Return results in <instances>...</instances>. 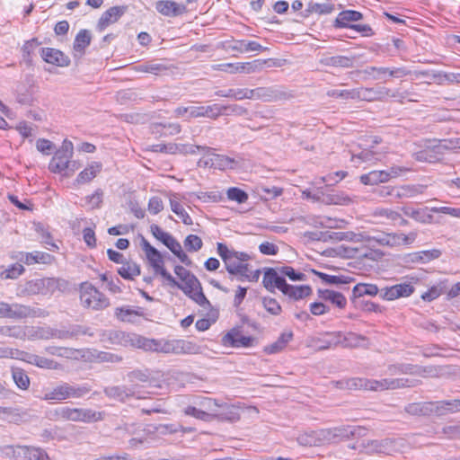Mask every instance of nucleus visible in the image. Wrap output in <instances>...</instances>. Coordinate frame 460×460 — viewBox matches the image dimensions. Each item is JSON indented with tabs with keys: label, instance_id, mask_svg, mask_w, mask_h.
<instances>
[{
	"label": "nucleus",
	"instance_id": "obj_52",
	"mask_svg": "<svg viewBox=\"0 0 460 460\" xmlns=\"http://www.w3.org/2000/svg\"><path fill=\"white\" fill-rule=\"evenodd\" d=\"M173 198L170 199V206L171 209L173 213H175L182 221L184 225L190 226L193 224L192 218L187 213V211L183 208V207L174 198H177L176 194L172 195Z\"/></svg>",
	"mask_w": 460,
	"mask_h": 460
},
{
	"label": "nucleus",
	"instance_id": "obj_58",
	"mask_svg": "<svg viewBox=\"0 0 460 460\" xmlns=\"http://www.w3.org/2000/svg\"><path fill=\"white\" fill-rule=\"evenodd\" d=\"M177 146V154L182 155H195L198 151H203L205 154H209L212 148L206 146H199V145H189V144H176Z\"/></svg>",
	"mask_w": 460,
	"mask_h": 460
},
{
	"label": "nucleus",
	"instance_id": "obj_49",
	"mask_svg": "<svg viewBox=\"0 0 460 460\" xmlns=\"http://www.w3.org/2000/svg\"><path fill=\"white\" fill-rule=\"evenodd\" d=\"M292 338L293 333L291 332H283L280 334V336L275 342L267 346L264 350L268 354L278 353L287 346V344L292 340Z\"/></svg>",
	"mask_w": 460,
	"mask_h": 460
},
{
	"label": "nucleus",
	"instance_id": "obj_61",
	"mask_svg": "<svg viewBox=\"0 0 460 460\" xmlns=\"http://www.w3.org/2000/svg\"><path fill=\"white\" fill-rule=\"evenodd\" d=\"M184 413L204 421H210L216 416V413H210L203 409H198L194 406H188L185 408Z\"/></svg>",
	"mask_w": 460,
	"mask_h": 460
},
{
	"label": "nucleus",
	"instance_id": "obj_2",
	"mask_svg": "<svg viewBox=\"0 0 460 460\" xmlns=\"http://www.w3.org/2000/svg\"><path fill=\"white\" fill-rule=\"evenodd\" d=\"M341 384H345V387L350 390L365 389L372 391L394 390L414 386V381L408 378H384L381 380H369L354 377L348 379L345 382H341Z\"/></svg>",
	"mask_w": 460,
	"mask_h": 460
},
{
	"label": "nucleus",
	"instance_id": "obj_46",
	"mask_svg": "<svg viewBox=\"0 0 460 460\" xmlns=\"http://www.w3.org/2000/svg\"><path fill=\"white\" fill-rule=\"evenodd\" d=\"M312 272L319 277L324 283L328 285H343L348 284L353 281L354 279L348 276H334V275H328L326 273L317 271L315 270H312Z\"/></svg>",
	"mask_w": 460,
	"mask_h": 460
},
{
	"label": "nucleus",
	"instance_id": "obj_36",
	"mask_svg": "<svg viewBox=\"0 0 460 460\" xmlns=\"http://www.w3.org/2000/svg\"><path fill=\"white\" fill-rule=\"evenodd\" d=\"M283 294L294 300H299L309 296L312 294V288L308 285L293 286L288 284L283 290Z\"/></svg>",
	"mask_w": 460,
	"mask_h": 460
},
{
	"label": "nucleus",
	"instance_id": "obj_19",
	"mask_svg": "<svg viewBox=\"0 0 460 460\" xmlns=\"http://www.w3.org/2000/svg\"><path fill=\"white\" fill-rule=\"evenodd\" d=\"M40 56L45 62L61 67L68 66L71 62L68 56L57 49L42 48L40 49Z\"/></svg>",
	"mask_w": 460,
	"mask_h": 460
},
{
	"label": "nucleus",
	"instance_id": "obj_32",
	"mask_svg": "<svg viewBox=\"0 0 460 460\" xmlns=\"http://www.w3.org/2000/svg\"><path fill=\"white\" fill-rule=\"evenodd\" d=\"M404 411L412 416H430L433 415L432 402H412L405 406Z\"/></svg>",
	"mask_w": 460,
	"mask_h": 460
},
{
	"label": "nucleus",
	"instance_id": "obj_11",
	"mask_svg": "<svg viewBox=\"0 0 460 460\" xmlns=\"http://www.w3.org/2000/svg\"><path fill=\"white\" fill-rule=\"evenodd\" d=\"M58 288V280L53 278L34 279L25 283L24 291L28 295L52 294Z\"/></svg>",
	"mask_w": 460,
	"mask_h": 460
},
{
	"label": "nucleus",
	"instance_id": "obj_37",
	"mask_svg": "<svg viewBox=\"0 0 460 460\" xmlns=\"http://www.w3.org/2000/svg\"><path fill=\"white\" fill-rule=\"evenodd\" d=\"M256 95L257 100H261L263 102H273L282 99L285 96V93L275 86H270L257 87Z\"/></svg>",
	"mask_w": 460,
	"mask_h": 460
},
{
	"label": "nucleus",
	"instance_id": "obj_18",
	"mask_svg": "<svg viewBox=\"0 0 460 460\" xmlns=\"http://www.w3.org/2000/svg\"><path fill=\"white\" fill-rule=\"evenodd\" d=\"M128 6L120 5V6H112L105 11L97 23V30L99 31H103L108 26L115 23L119 21V19L127 12Z\"/></svg>",
	"mask_w": 460,
	"mask_h": 460
},
{
	"label": "nucleus",
	"instance_id": "obj_23",
	"mask_svg": "<svg viewBox=\"0 0 460 460\" xmlns=\"http://www.w3.org/2000/svg\"><path fill=\"white\" fill-rule=\"evenodd\" d=\"M19 358L29 363V364L37 366L38 367H40V368L58 369L59 367V364L58 362L54 361L53 359H50V358H48L45 357H41L39 355L28 353L25 351L20 352Z\"/></svg>",
	"mask_w": 460,
	"mask_h": 460
},
{
	"label": "nucleus",
	"instance_id": "obj_60",
	"mask_svg": "<svg viewBox=\"0 0 460 460\" xmlns=\"http://www.w3.org/2000/svg\"><path fill=\"white\" fill-rule=\"evenodd\" d=\"M209 312L208 314V318L199 319L196 322V328L199 332H204L209 329L211 324L215 323L218 317V310L214 308H209Z\"/></svg>",
	"mask_w": 460,
	"mask_h": 460
},
{
	"label": "nucleus",
	"instance_id": "obj_33",
	"mask_svg": "<svg viewBox=\"0 0 460 460\" xmlns=\"http://www.w3.org/2000/svg\"><path fill=\"white\" fill-rule=\"evenodd\" d=\"M334 10V5L332 4H318L310 2L308 3L306 8L300 12L298 15L303 18H308L312 13H315L317 14H328L331 13Z\"/></svg>",
	"mask_w": 460,
	"mask_h": 460
},
{
	"label": "nucleus",
	"instance_id": "obj_41",
	"mask_svg": "<svg viewBox=\"0 0 460 460\" xmlns=\"http://www.w3.org/2000/svg\"><path fill=\"white\" fill-rule=\"evenodd\" d=\"M318 295L320 298L332 302L339 308L342 309L347 305L346 297L340 292L330 289H319Z\"/></svg>",
	"mask_w": 460,
	"mask_h": 460
},
{
	"label": "nucleus",
	"instance_id": "obj_20",
	"mask_svg": "<svg viewBox=\"0 0 460 460\" xmlns=\"http://www.w3.org/2000/svg\"><path fill=\"white\" fill-rule=\"evenodd\" d=\"M156 11L164 16L176 17L187 12L183 4H179L172 0H160L155 3Z\"/></svg>",
	"mask_w": 460,
	"mask_h": 460
},
{
	"label": "nucleus",
	"instance_id": "obj_51",
	"mask_svg": "<svg viewBox=\"0 0 460 460\" xmlns=\"http://www.w3.org/2000/svg\"><path fill=\"white\" fill-rule=\"evenodd\" d=\"M12 377L14 384L22 390H28L31 380L25 370L21 367H12Z\"/></svg>",
	"mask_w": 460,
	"mask_h": 460
},
{
	"label": "nucleus",
	"instance_id": "obj_13",
	"mask_svg": "<svg viewBox=\"0 0 460 460\" xmlns=\"http://www.w3.org/2000/svg\"><path fill=\"white\" fill-rule=\"evenodd\" d=\"M398 93H392L385 86L358 88V100L365 102H383L388 97L396 98Z\"/></svg>",
	"mask_w": 460,
	"mask_h": 460
},
{
	"label": "nucleus",
	"instance_id": "obj_64",
	"mask_svg": "<svg viewBox=\"0 0 460 460\" xmlns=\"http://www.w3.org/2000/svg\"><path fill=\"white\" fill-rule=\"evenodd\" d=\"M184 247L190 252L199 251L203 246L201 238L196 234H189L184 240Z\"/></svg>",
	"mask_w": 460,
	"mask_h": 460
},
{
	"label": "nucleus",
	"instance_id": "obj_56",
	"mask_svg": "<svg viewBox=\"0 0 460 460\" xmlns=\"http://www.w3.org/2000/svg\"><path fill=\"white\" fill-rule=\"evenodd\" d=\"M118 270V273L125 279H133L134 277L140 275V267L137 263H122Z\"/></svg>",
	"mask_w": 460,
	"mask_h": 460
},
{
	"label": "nucleus",
	"instance_id": "obj_21",
	"mask_svg": "<svg viewBox=\"0 0 460 460\" xmlns=\"http://www.w3.org/2000/svg\"><path fill=\"white\" fill-rule=\"evenodd\" d=\"M378 287L371 283H358L352 290L351 301L355 306H358L359 304H363L361 297L364 296H376L377 294L380 295Z\"/></svg>",
	"mask_w": 460,
	"mask_h": 460
},
{
	"label": "nucleus",
	"instance_id": "obj_62",
	"mask_svg": "<svg viewBox=\"0 0 460 460\" xmlns=\"http://www.w3.org/2000/svg\"><path fill=\"white\" fill-rule=\"evenodd\" d=\"M127 376L131 385H137V391L138 392V394H140L138 383H147L150 381L149 375L146 372L138 369L129 372Z\"/></svg>",
	"mask_w": 460,
	"mask_h": 460
},
{
	"label": "nucleus",
	"instance_id": "obj_17",
	"mask_svg": "<svg viewBox=\"0 0 460 460\" xmlns=\"http://www.w3.org/2000/svg\"><path fill=\"white\" fill-rule=\"evenodd\" d=\"M80 335H93L90 328L80 324H73L67 328L54 329L52 328V339L68 340L76 339Z\"/></svg>",
	"mask_w": 460,
	"mask_h": 460
},
{
	"label": "nucleus",
	"instance_id": "obj_53",
	"mask_svg": "<svg viewBox=\"0 0 460 460\" xmlns=\"http://www.w3.org/2000/svg\"><path fill=\"white\" fill-rule=\"evenodd\" d=\"M367 341V338L363 335L357 334L355 332H348L346 334L341 333V343L346 348H357L361 345V341Z\"/></svg>",
	"mask_w": 460,
	"mask_h": 460
},
{
	"label": "nucleus",
	"instance_id": "obj_55",
	"mask_svg": "<svg viewBox=\"0 0 460 460\" xmlns=\"http://www.w3.org/2000/svg\"><path fill=\"white\" fill-rule=\"evenodd\" d=\"M0 334L19 340H25L27 332L22 326H0Z\"/></svg>",
	"mask_w": 460,
	"mask_h": 460
},
{
	"label": "nucleus",
	"instance_id": "obj_30",
	"mask_svg": "<svg viewBox=\"0 0 460 460\" xmlns=\"http://www.w3.org/2000/svg\"><path fill=\"white\" fill-rule=\"evenodd\" d=\"M13 315L14 319H24L28 317H45L47 314L40 308L15 303Z\"/></svg>",
	"mask_w": 460,
	"mask_h": 460
},
{
	"label": "nucleus",
	"instance_id": "obj_42",
	"mask_svg": "<svg viewBox=\"0 0 460 460\" xmlns=\"http://www.w3.org/2000/svg\"><path fill=\"white\" fill-rule=\"evenodd\" d=\"M374 146H371L370 148L364 149L358 155H352V162H356V160H358L362 163H368V164H374L376 161L382 160L384 155L381 152H377L373 149Z\"/></svg>",
	"mask_w": 460,
	"mask_h": 460
},
{
	"label": "nucleus",
	"instance_id": "obj_59",
	"mask_svg": "<svg viewBox=\"0 0 460 460\" xmlns=\"http://www.w3.org/2000/svg\"><path fill=\"white\" fill-rule=\"evenodd\" d=\"M219 408L223 409V411L219 414L216 413V417L223 420H229L234 422L240 419L238 411L234 406H230L226 403L220 404Z\"/></svg>",
	"mask_w": 460,
	"mask_h": 460
},
{
	"label": "nucleus",
	"instance_id": "obj_39",
	"mask_svg": "<svg viewBox=\"0 0 460 460\" xmlns=\"http://www.w3.org/2000/svg\"><path fill=\"white\" fill-rule=\"evenodd\" d=\"M102 165L99 162H92L84 171H82L76 181L79 184H84L91 181L102 171Z\"/></svg>",
	"mask_w": 460,
	"mask_h": 460
},
{
	"label": "nucleus",
	"instance_id": "obj_54",
	"mask_svg": "<svg viewBox=\"0 0 460 460\" xmlns=\"http://www.w3.org/2000/svg\"><path fill=\"white\" fill-rule=\"evenodd\" d=\"M418 366L411 364H392L387 367L386 373L391 376L400 375V374H410L413 375L417 373Z\"/></svg>",
	"mask_w": 460,
	"mask_h": 460
},
{
	"label": "nucleus",
	"instance_id": "obj_1",
	"mask_svg": "<svg viewBox=\"0 0 460 460\" xmlns=\"http://www.w3.org/2000/svg\"><path fill=\"white\" fill-rule=\"evenodd\" d=\"M145 351L161 352L165 354H199L200 348L197 344L185 340H155L146 338Z\"/></svg>",
	"mask_w": 460,
	"mask_h": 460
},
{
	"label": "nucleus",
	"instance_id": "obj_6",
	"mask_svg": "<svg viewBox=\"0 0 460 460\" xmlns=\"http://www.w3.org/2000/svg\"><path fill=\"white\" fill-rule=\"evenodd\" d=\"M74 147L71 141L65 139L62 146L57 150L49 164V169L55 173H61L68 169L71 163L70 159L74 153Z\"/></svg>",
	"mask_w": 460,
	"mask_h": 460
},
{
	"label": "nucleus",
	"instance_id": "obj_43",
	"mask_svg": "<svg viewBox=\"0 0 460 460\" xmlns=\"http://www.w3.org/2000/svg\"><path fill=\"white\" fill-rule=\"evenodd\" d=\"M104 411H96L92 409L79 408L77 422L93 423L104 419Z\"/></svg>",
	"mask_w": 460,
	"mask_h": 460
},
{
	"label": "nucleus",
	"instance_id": "obj_31",
	"mask_svg": "<svg viewBox=\"0 0 460 460\" xmlns=\"http://www.w3.org/2000/svg\"><path fill=\"white\" fill-rule=\"evenodd\" d=\"M363 18L360 12L354 10H345L341 12L334 22L336 28H349V22L359 21Z\"/></svg>",
	"mask_w": 460,
	"mask_h": 460
},
{
	"label": "nucleus",
	"instance_id": "obj_12",
	"mask_svg": "<svg viewBox=\"0 0 460 460\" xmlns=\"http://www.w3.org/2000/svg\"><path fill=\"white\" fill-rule=\"evenodd\" d=\"M104 394L111 398L117 400L120 402H125L129 398L144 399L145 395L138 394L137 391V385H113L107 386L103 389Z\"/></svg>",
	"mask_w": 460,
	"mask_h": 460
},
{
	"label": "nucleus",
	"instance_id": "obj_10",
	"mask_svg": "<svg viewBox=\"0 0 460 460\" xmlns=\"http://www.w3.org/2000/svg\"><path fill=\"white\" fill-rule=\"evenodd\" d=\"M254 338L244 336L240 326L232 328L221 340L222 345L232 348H249L253 346Z\"/></svg>",
	"mask_w": 460,
	"mask_h": 460
},
{
	"label": "nucleus",
	"instance_id": "obj_14",
	"mask_svg": "<svg viewBox=\"0 0 460 460\" xmlns=\"http://www.w3.org/2000/svg\"><path fill=\"white\" fill-rule=\"evenodd\" d=\"M263 273V287L271 293L275 291V288L283 293L288 283L282 274H280L279 268H265Z\"/></svg>",
	"mask_w": 460,
	"mask_h": 460
},
{
	"label": "nucleus",
	"instance_id": "obj_48",
	"mask_svg": "<svg viewBox=\"0 0 460 460\" xmlns=\"http://www.w3.org/2000/svg\"><path fill=\"white\" fill-rule=\"evenodd\" d=\"M169 284L172 287H177L179 289L182 290L186 296H190L193 293L199 286L201 285L199 280L196 276H193L184 281L183 284L179 283L175 279L174 282L168 281Z\"/></svg>",
	"mask_w": 460,
	"mask_h": 460
},
{
	"label": "nucleus",
	"instance_id": "obj_8",
	"mask_svg": "<svg viewBox=\"0 0 460 460\" xmlns=\"http://www.w3.org/2000/svg\"><path fill=\"white\" fill-rule=\"evenodd\" d=\"M362 74L376 81H385V77L391 76L400 78L410 75V71L406 67H377L367 66L361 71Z\"/></svg>",
	"mask_w": 460,
	"mask_h": 460
},
{
	"label": "nucleus",
	"instance_id": "obj_29",
	"mask_svg": "<svg viewBox=\"0 0 460 460\" xmlns=\"http://www.w3.org/2000/svg\"><path fill=\"white\" fill-rule=\"evenodd\" d=\"M18 454L21 460H44L48 454L40 447L18 446Z\"/></svg>",
	"mask_w": 460,
	"mask_h": 460
},
{
	"label": "nucleus",
	"instance_id": "obj_9",
	"mask_svg": "<svg viewBox=\"0 0 460 460\" xmlns=\"http://www.w3.org/2000/svg\"><path fill=\"white\" fill-rule=\"evenodd\" d=\"M450 148L447 140H438L435 145H429L426 148L414 153L413 157L419 162L436 163L438 161V155Z\"/></svg>",
	"mask_w": 460,
	"mask_h": 460
},
{
	"label": "nucleus",
	"instance_id": "obj_28",
	"mask_svg": "<svg viewBox=\"0 0 460 460\" xmlns=\"http://www.w3.org/2000/svg\"><path fill=\"white\" fill-rule=\"evenodd\" d=\"M79 408L60 406L50 411V419L54 420H69L77 422Z\"/></svg>",
	"mask_w": 460,
	"mask_h": 460
},
{
	"label": "nucleus",
	"instance_id": "obj_25",
	"mask_svg": "<svg viewBox=\"0 0 460 460\" xmlns=\"http://www.w3.org/2000/svg\"><path fill=\"white\" fill-rule=\"evenodd\" d=\"M217 254L221 257L224 261L226 270L230 275H235V268L240 267L242 264L239 261L235 260L234 257H232L229 253V248L226 244L223 243H217Z\"/></svg>",
	"mask_w": 460,
	"mask_h": 460
},
{
	"label": "nucleus",
	"instance_id": "obj_40",
	"mask_svg": "<svg viewBox=\"0 0 460 460\" xmlns=\"http://www.w3.org/2000/svg\"><path fill=\"white\" fill-rule=\"evenodd\" d=\"M210 166L219 170L235 169L238 162L229 156L214 154L210 159Z\"/></svg>",
	"mask_w": 460,
	"mask_h": 460
},
{
	"label": "nucleus",
	"instance_id": "obj_57",
	"mask_svg": "<svg viewBox=\"0 0 460 460\" xmlns=\"http://www.w3.org/2000/svg\"><path fill=\"white\" fill-rule=\"evenodd\" d=\"M402 211L405 216L421 223L430 222L432 218V216L426 214L424 209H415L413 208L403 207Z\"/></svg>",
	"mask_w": 460,
	"mask_h": 460
},
{
	"label": "nucleus",
	"instance_id": "obj_27",
	"mask_svg": "<svg viewBox=\"0 0 460 460\" xmlns=\"http://www.w3.org/2000/svg\"><path fill=\"white\" fill-rule=\"evenodd\" d=\"M384 238L380 241L382 246L394 247L400 244H408L414 241L416 234L411 233L409 235L403 234H385Z\"/></svg>",
	"mask_w": 460,
	"mask_h": 460
},
{
	"label": "nucleus",
	"instance_id": "obj_7",
	"mask_svg": "<svg viewBox=\"0 0 460 460\" xmlns=\"http://www.w3.org/2000/svg\"><path fill=\"white\" fill-rule=\"evenodd\" d=\"M408 171L407 168L392 166L389 170H375L360 176L361 183L365 185H375L388 181L392 178L398 177L402 172Z\"/></svg>",
	"mask_w": 460,
	"mask_h": 460
},
{
	"label": "nucleus",
	"instance_id": "obj_5",
	"mask_svg": "<svg viewBox=\"0 0 460 460\" xmlns=\"http://www.w3.org/2000/svg\"><path fill=\"white\" fill-rule=\"evenodd\" d=\"M90 391L91 388L87 385H72L68 383H63L53 388L50 392L46 393L43 399L47 401H64L68 398L79 399Z\"/></svg>",
	"mask_w": 460,
	"mask_h": 460
},
{
	"label": "nucleus",
	"instance_id": "obj_63",
	"mask_svg": "<svg viewBox=\"0 0 460 460\" xmlns=\"http://www.w3.org/2000/svg\"><path fill=\"white\" fill-rule=\"evenodd\" d=\"M279 268L280 274H282V276L284 278L288 277L291 281H305V280H306L305 274L296 271L294 268H292L290 266H281Z\"/></svg>",
	"mask_w": 460,
	"mask_h": 460
},
{
	"label": "nucleus",
	"instance_id": "obj_44",
	"mask_svg": "<svg viewBox=\"0 0 460 460\" xmlns=\"http://www.w3.org/2000/svg\"><path fill=\"white\" fill-rule=\"evenodd\" d=\"M326 339H314V342L317 345L319 350L328 349L333 346L340 345L341 332H327Z\"/></svg>",
	"mask_w": 460,
	"mask_h": 460
},
{
	"label": "nucleus",
	"instance_id": "obj_4",
	"mask_svg": "<svg viewBox=\"0 0 460 460\" xmlns=\"http://www.w3.org/2000/svg\"><path fill=\"white\" fill-rule=\"evenodd\" d=\"M80 301L84 308L103 310L110 305V300L92 284L84 282L80 288Z\"/></svg>",
	"mask_w": 460,
	"mask_h": 460
},
{
	"label": "nucleus",
	"instance_id": "obj_16",
	"mask_svg": "<svg viewBox=\"0 0 460 460\" xmlns=\"http://www.w3.org/2000/svg\"><path fill=\"white\" fill-rule=\"evenodd\" d=\"M413 292L414 287L412 285L401 283L381 288L380 297L384 300L392 301L400 297L410 296Z\"/></svg>",
	"mask_w": 460,
	"mask_h": 460
},
{
	"label": "nucleus",
	"instance_id": "obj_50",
	"mask_svg": "<svg viewBox=\"0 0 460 460\" xmlns=\"http://www.w3.org/2000/svg\"><path fill=\"white\" fill-rule=\"evenodd\" d=\"M422 185H403L395 187L396 199L412 198L423 193Z\"/></svg>",
	"mask_w": 460,
	"mask_h": 460
},
{
	"label": "nucleus",
	"instance_id": "obj_3",
	"mask_svg": "<svg viewBox=\"0 0 460 460\" xmlns=\"http://www.w3.org/2000/svg\"><path fill=\"white\" fill-rule=\"evenodd\" d=\"M101 341L115 346L144 349L146 338L137 333L126 332L120 330H106L101 334Z\"/></svg>",
	"mask_w": 460,
	"mask_h": 460
},
{
	"label": "nucleus",
	"instance_id": "obj_22",
	"mask_svg": "<svg viewBox=\"0 0 460 460\" xmlns=\"http://www.w3.org/2000/svg\"><path fill=\"white\" fill-rule=\"evenodd\" d=\"M433 415L443 417L460 412V399H449L432 402Z\"/></svg>",
	"mask_w": 460,
	"mask_h": 460
},
{
	"label": "nucleus",
	"instance_id": "obj_26",
	"mask_svg": "<svg viewBox=\"0 0 460 460\" xmlns=\"http://www.w3.org/2000/svg\"><path fill=\"white\" fill-rule=\"evenodd\" d=\"M230 49L240 53L247 52H262L268 50L267 47L261 46L259 42L253 40H234L233 44L230 45Z\"/></svg>",
	"mask_w": 460,
	"mask_h": 460
},
{
	"label": "nucleus",
	"instance_id": "obj_34",
	"mask_svg": "<svg viewBox=\"0 0 460 460\" xmlns=\"http://www.w3.org/2000/svg\"><path fill=\"white\" fill-rule=\"evenodd\" d=\"M200 117L217 119L218 118L217 103L208 106H191L190 118Z\"/></svg>",
	"mask_w": 460,
	"mask_h": 460
},
{
	"label": "nucleus",
	"instance_id": "obj_47",
	"mask_svg": "<svg viewBox=\"0 0 460 460\" xmlns=\"http://www.w3.org/2000/svg\"><path fill=\"white\" fill-rule=\"evenodd\" d=\"M218 108V118L222 115L229 116L235 115L239 117L247 116L249 114V111L238 104H226L220 105L217 104Z\"/></svg>",
	"mask_w": 460,
	"mask_h": 460
},
{
	"label": "nucleus",
	"instance_id": "obj_35",
	"mask_svg": "<svg viewBox=\"0 0 460 460\" xmlns=\"http://www.w3.org/2000/svg\"><path fill=\"white\" fill-rule=\"evenodd\" d=\"M146 258L156 273L160 274L167 281L174 282V278L164 268V260L158 250L155 255L149 254L148 252Z\"/></svg>",
	"mask_w": 460,
	"mask_h": 460
},
{
	"label": "nucleus",
	"instance_id": "obj_24",
	"mask_svg": "<svg viewBox=\"0 0 460 460\" xmlns=\"http://www.w3.org/2000/svg\"><path fill=\"white\" fill-rule=\"evenodd\" d=\"M91 41V31L86 29L80 30L75 35L73 44L74 57L80 58L85 53V49L89 47Z\"/></svg>",
	"mask_w": 460,
	"mask_h": 460
},
{
	"label": "nucleus",
	"instance_id": "obj_15",
	"mask_svg": "<svg viewBox=\"0 0 460 460\" xmlns=\"http://www.w3.org/2000/svg\"><path fill=\"white\" fill-rule=\"evenodd\" d=\"M266 63V60L256 59L251 62H243V63H226L220 65L221 70L226 71L229 73H246L252 74L260 72L263 68V65Z\"/></svg>",
	"mask_w": 460,
	"mask_h": 460
},
{
	"label": "nucleus",
	"instance_id": "obj_38",
	"mask_svg": "<svg viewBox=\"0 0 460 460\" xmlns=\"http://www.w3.org/2000/svg\"><path fill=\"white\" fill-rule=\"evenodd\" d=\"M355 57L332 56L321 60L322 64L328 66L349 68L354 65Z\"/></svg>",
	"mask_w": 460,
	"mask_h": 460
},
{
	"label": "nucleus",
	"instance_id": "obj_45",
	"mask_svg": "<svg viewBox=\"0 0 460 460\" xmlns=\"http://www.w3.org/2000/svg\"><path fill=\"white\" fill-rule=\"evenodd\" d=\"M29 340H49L52 339V328L46 327H27L25 326Z\"/></svg>",
	"mask_w": 460,
	"mask_h": 460
}]
</instances>
